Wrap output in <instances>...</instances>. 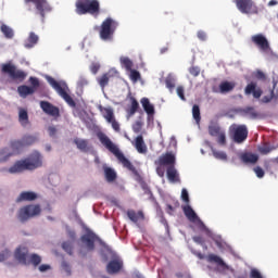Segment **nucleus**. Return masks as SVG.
I'll use <instances>...</instances> for the list:
<instances>
[{"instance_id":"f257e3e1","label":"nucleus","mask_w":278,"mask_h":278,"mask_svg":"<svg viewBox=\"0 0 278 278\" xmlns=\"http://www.w3.org/2000/svg\"><path fill=\"white\" fill-rule=\"evenodd\" d=\"M98 138L101 144H103V147H105L108 151H110L111 153H113V155H115V157H117L118 162L123 164L124 168H127L131 173H136V167H134L131 162L127 160V157H125V154L122 153L121 149H118V146L112 142V140L110 139V137H108V135L103 132H98Z\"/></svg>"},{"instance_id":"f03ea898","label":"nucleus","mask_w":278,"mask_h":278,"mask_svg":"<svg viewBox=\"0 0 278 278\" xmlns=\"http://www.w3.org/2000/svg\"><path fill=\"white\" fill-rule=\"evenodd\" d=\"M40 166H42V155L35 151L27 159L17 161L9 168V173L16 175V173H23V170H35V168H40Z\"/></svg>"},{"instance_id":"7ed1b4c3","label":"nucleus","mask_w":278,"mask_h":278,"mask_svg":"<svg viewBox=\"0 0 278 278\" xmlns=\"http://www.w3.org/2000/svg\"><path fill=\"white\" fill-rule=\"evenodd\" d=\"M182 212L185 216L188 218V220H190V223H193V225L199 229V231H203L204 233H206L208 238H212L216 242L219 249H223V240H220V238L218 237H214L212 231L207 229V227L205 226V224H203L201 218H199L194 210H192V206H190L189 204L184 205Z\"/></svg>"},{"instance_id":"20e7f679","label":"nucleus","mask_w":278,"mask_h":278,"mask_svg":"<svg viewBox=\"0 0 278 278\" xmlns=\"http://www.w3.org/2000/svg\"><path fill=\"white\" fill-rule=\"evenodd\" d=\"M46 79L51 88H53V90H55V92H58V94L65 100L70 108H75V100H73V97H71V90L68 89V85H66V81H58L51 76H46Z\"/></svg>"},{"instance_id":"39448f33","label":"nucleus","mask_w":278,"mask_h":278,"mask_svg":"<svg viewBox=\"0 0 278 278\" xmlns=\"http://www.w3.org/2000/svg\"><path fill=\"white\" fill-rule=\"evenodd\" d=\"M27 253L28 250L26 247H20L15 250L14 257L20 264H33L34 266H38L42 262L40 255L31 254L29 256Z\"/></svg>"},{"instance_id":"423d86ee","label":"nucleus","mask_w":278,"mask_h":278,"mask_svg":"<svg viewBox=\"0 0 278 278\" xmlns=\"http://www.w3.org/2000/svg\"><path fill=\"white\" fill-rule=\"evenodd\" d=\"M176 156L175 153L173 152H167L163 155H161L159 157L157 161H155L156 164V173L159 175V177H164L165 173H166V168L164 166H168V168H170V166H175V162H176Z\"/></svg>"},{"instance_id":"0eeeda50","label":"nucleus","mask_w":278,"mask_h":278,"mask_svg":"<svg viewBox=\"0 0 278 278\" xmlns=\"http://www.w3.org/2000/svg\"><path fill=\"white\" fill-rule=\"evenodd\" d=\"M40 212H42V208H40L38 204L23 206L17 211V220H20V223H27L29 218L39 216Z\"/></svg>"},{"instance_id":"6e6552de","label":"nucleus","mask_w":278,"mask_h":278,"mask_svg":"<svg viewBox=\"0 0 278 278\" xmlns=\"http://www.w3.org/2000/svg\"><path fill=\"white\" fill-rule=\"evenodd\" d=\"M77 14H98L99 1L97 0H77L76 2Z\"/></svg>"},{"instance_id":"1a4fd4ad","label":"nucleus","mask_w":278,"mask_h":278,"mask_svg":"<svg viewBox=\"0 0 278 278\" xmlns=\"http://www.w3.org/2000/svg\"><path fill=\"white\" fill-rule=\"evenodd\" d=\"M116 27H118V22L114 21L113 18H106L100 29V38L101 40H112L114 36V31H116Z\"/></svg>"},{"instance_id":"9d476101","label":"nucleus","mask_w":278,"mask_h":278,"mask_svg":"<svg viewBox=\"0 0 278 278\" xmlns=\"http://www.w3.org/2000/svg\"><path fill=\"white\" fill-rule=\"evenodd\" d=\"M230 137L232 138L233 142L237 144H242L244 140L249 137V129H247L245 125H231L229 128Z\"/></svg>"},{"instance_id":"9b49d317","label":"nucleus","mask_w":278,"mask_h":278,"mask_svg":"<svg viewBox=\"0 0 278 278\" xmlns=\"http://www.w3.org/2000/svg\"><path fill=\"white\" fill-rule=\"evenodd\" d=\"M208 134L213 138H216V142L219 144V147H227V132L220 126H208Z\"/></svg>"},{"instance_id":"f8f14e48","label":"nucleus","mask_w":278,"mask_h":278,"mask_svg":"<svg viewBox=\"0 0 278 278\" xmlns=\"http://www.w3.org/2000/svg\"><path fill=\"white\" fill-rule=\"evenodd\" d=\"M235 3L241 14H257L258 12L257 5L253 0H235Z\"/></svg>"},{"instance_id":"ddd939ff","label":"nucleus","mask_w":278,"mask_h":278,"mask_svg":"<svg viewBox=\"0 0 278 278\" xmlns=\"http://www.w3.org/2000/svg\"><path fill=\"white\" fill-rule=\"evenodd\" d=\"M252 42L258 47L261 53L269 54L273 53L268 39L263 34L252 36Z\"/></svg>"},{"instance_id":"4468645a","label":"nucleus","mask_w":278,"mask_h":278,"mask_svg":"<svg viewBox=\"0 0 278 278\" xmlns=\"http://www.w3.org/2000/svg\"><path fill=\"white\" fill-rule=\"evenodd\" d=\"M83 247L86 252L94 251V242H99V237L91 230L87 229L86 235L81 237Z\"/></svg>"},{"instance_id":"2eb2a0df","label":"nucleus","mask_w":278,"mask_h":278,"mask_svg":"<svg viewBox=\"0 0 278 278\" xmlns=\"http://www.w3.org/2000/svg\"><path fill=\"white\" fill-rule=\"evenodd\" d=\"M36 142V138L33 136H26L22 140H15L11 143V147L9 148L12 155L18 153L23 147H27L28 144H34Z\"/></svg>"},{"instance_id":"dca6fc26","label":"nucleus","mask_w":278,"mask_h":278,"mask_svg":"<svg viewBox=\"0 0 278 278\" xmlns=\"http://www.w3.org/2000/svg\"><path fill=\"white\" fill-rule=\"evenodd\" d=\"M2 73H8L11 79H20L23 81L27 77V74L21 70H16V66L12 64H4L2 65Z\"/></svg>"},{"instance_id":"f3484780","label":"nucleus","mask_w":278,"mask_h":278,"mask_svg":"<svg viewBox=\"0 0 278 278\" xmlns=\"http://www.w3.org/2000/svg\"><path fill=\"white\" fill-rule=\"evenodd\" d=\"M140 102L148 116V127H151V125H153V121H155V106L148 98H142Z\"/></svg>"},{"instance_id":"a211bd4d","label":"nucleus","mask_w":278,"mask_h":278,"mask_svg":"<svg viewBox=\"0 0 278 278\" xmlns=\"http://www.w3.org/2000/svg\"><path fill=\"white\" fill-rule=\"evenodd\" d=\"M25 3H34L38 13L45 18L47 12H51V5L47 0H25Z\"/></svg>"},{"instance_id":"6ab92c4d","label":"nucleus","mask_w":278,"mask_h":278,"mask_svg":"<svg viewBox=\"0 0 278 278\" xmlns=\"http://www.w3.org/2000/svg\"><path fill=\"white\" fill-rule=\"evenodd\" d=\"M114 77H118V71L116 68H111L109 72L103 74L102 76L97 78V81L99 86L102 88V90L110 84L111 79H114Z\"/></svg>"},{"instance_id":"aec40b11","label":"nucleus","mask_w":278,"mask_h":278,"mask_svg":"<svg viewBox=\"0 0 278 278\" xmlns=\"http://www.w3.org/2000/svg\"><path fill=\"white\" fill-rule=\"evenodd\" d=\"M208 262H214L215 264H217V270L218 273H233V269H231V267H229V265L225 264L223 262V258H220L217 255L211 254L207 257Z\"/></svg>"},{"instance_id":"412c9836","label":"nucleus","mask_w":278,"mask_h":278,"mask_svg":"<svg viewBox=\"0 0 278 278\" xmlns=\"http://www.w3.org/2000/svg\"><path fill=\"white\" fill-rule=\"evenodd\" d=\"M40 108L42 112H45V114H48V116H54V117L60 116V109H58V106L51 104L48 101H41Z\"/></svg>"},{"instance_id":"4be33fe9","label":"nucleus","mask_w":278,"mask_h":278,"mask_svg":"<svg viewBox=\"0 0 278 278\" xmlns=\"http://www.w3.org/2000/svg\"><path fill=\"white\" fill-rule=\"evenodd\" d=\"M121 268H123V260L118 256H115L106 266L109 275H116V273L121 271Z\"/></svg>"},{"instance_id":"5701e85b","label":"nucleus","mask_w":278,"mask_h":278,"mask_svg":"<svg viewBox=\"0 0 278 278\" xmlns=\"http://www.w3.org/2000/svg\"><path fill=\"white\" fill-rule=\"evenodd\" d=\"M262 88L257 87V84L254 81L248 84L244 89V93L247 96L252 94L254 99H260V97H262Z\"/></svg>"},{"instance_id":"b1692460","label":"nucleus","mask_w":278,"mask_h":278,"mask_svg":"<svg viewBox=\"0 0 278 278\" xmlns=\"http://www.w3.org/2000/svg\"><path fill=\"white\" fill-rule=\"evenodd\" d=\"M135 149H137L138 153L144 154L148 151L147 143H144V139L142 136H138L135 141H132Z\"/></svg>"},{"instance_id":"393cba45","label":"nucleus","mask_w":278,"mask_h":278,"mask_svg":"<svg viewBox=\"0 0 278 278\" xmlns=\"http://www.w3.org/2000/svg\"><path fill=\"white\" fill-rule=\"evenodd\" d=\"M38 199V193L34 191H23L17 197V203H21L23 201H36Z\"/></svg>"},{"instance_id":"a878e982","label":"nucleus","mask_w":278,"mask_h":278,"mask_svg":"<svg viewBox=\"0 0 278 278\" xmlns=\"http://www.w3.org/2000/svg\"><path fill=\"white\" fill-rule=\"evenodd\" d=\"M127 216L129 218V220H131V223H140V220H144V213H142V211H134V210H129L127 211Z\"/></svg>"},{"instance_id":"bb28decb","label":"nucleus","mask_w":278,"mask_h":278,"mask_svg":"<svg viewBox=\"0 0 278 278\" xmlns=\"http://www.w3.org/2000/svg\"><path fill=\"white\" fill-rule=\"evenodd\" d=\"M39 37L36 33H30L28 38L24 42L25 49H34L38 45Z\"/></svg>"},{"instance_id":"cd10ccee","label":"nucleus","mask_w":278,"mask_h":278,"mask_svg":"<svg viewBox=\"0 0 278 278\" xmlns=\"http://www.w3.org/2000/svg\"><path fill=\"white\" fill-rule=\"evenodd\" d=\"M99 110H100L103 118H105L106 123H110L111 121H113L115 118L114 110L112 108L99 106Z\"/></svg>"},{"instance_id":"c85d7f7f","label":"nucleus","mask_w":278,"mask_h":278,"mask_svg":"<svg viewBox=\"0 0 278 278\" xmlns=\"http://www.w3.org/2000/svg\"><path fill=\"white\" fill-rule=\"evenodd\" d=\"M211 151L213 153V157H215V160H219L220 162H227L228 156H227V152L223 151V150H217L216 148L210 146Z\"/></svg>"},{"instance_id":"c756f323","label":"nucleus","mask_w":278,"mask_h":278,"mask_svg":"<svg viewBox=\"0 0 278 278\" xmlns=\"http://www.w3.org/2000/svg\"><path fill=\"white\" fill-rule=\"evenodd\" d=\"M240 157L244 164H256L257 160H260V156L257 154H253L249 152L242 154Z\"/></svg>"},{"instance_id":"7c9ffc66","label":"nucleus","mask_w":278,"mask_h":278,"mask_svg":"<svg viewBox=\"0 0 278 278\" xmlns=\"http://www.w3.org/2000/svg\"><path fill=\"white\" fill-rule=\"evenodd\" d=\"M167 179L175 184V181H179V173L175 168V166L167 167Z\"/></svg>"},{"instance_id":"2f4dec72","label":"nucleus","mask_w":278,"mask_h":278,"mask_svg":"<svg viewBox=\"0 0 278 278\" xmlns=\"http://www.w3.org/2000/svg\"><path fill=\"white\" fill-rule=\"evenodd\" d=\"M18 121L23 127H27V125H29V115L25 109H20Z\"/></svg>"},{"instance_id":"473e14b6","label":"nucleus","mask_w":278,"mask_h":278,"mask_svg":"<svg viewBox=\"0 0 278 278\" xmlns=\"http://www.w3.org/2000/svg\"><path fill=\"white\" fill-rule=\"evenodd\" d=\"M233 88H236V84L230 81H224L219 85V91L222 92V94H225L226 92H231Z\"/></svg>"},{"instance_id":"72a5a7b5","label":"nucleus","mask_w":278,"mask_h":278,"mask_svg":"<svg viewBox=\"0 0 278 278\" xmlns=\"http://www.w3.org/2000/svg\"><path fill=\"white\" fill-rule=\"evenodd\" d=\"M17 92H18L20 97L25 98L29 94H34L35 89H34V87H29V86H21L17 88Z\"/></svg>"},{"instance_id":"f704fd0d","label":"nucleus","mask_w":278,"mask_h":278,"mask_svg":"<svg viewBox=\"0 0 278 278\" xmlns=\"http://www.w3.org/2000/svg\"><path fill=\"white\" fill-rule=\"evenodd\" d=\"M104 175L106 181H114L116 179V170H114L112 167L103 166Z\"/></svg>"},{"instance_id":"c9c22d12","label":"nucleus","mask_w":278,"mask_h":278,"mask_svg":"<svg viewBox=\"0 0 278 278\" xmlns=\"http://www.w3.org/2000/svg\"><path fill=\"white\" fill-rule=\"evenodd\" d=\"M0 30L3 34V36L5 38H8L9 40L14 38V29H12V27H10L5 24H2L1 27H0Z\"/></svg>"},{"instance_id":"e433bc0d","label":"nucleus","mask_w":278,"mask_h":278,"mask_svg":"<svg viewBox=\"0 0 278 278\" xmlns=\"http://www.w3.org/2000/svg\"><path fill=\"white\" fill-rule=\"evenodd\" d=\"M119 62L122 68H125L126 71H131V68H134V62L127 56H121Z\"/></svg>"},{"instance_id":"4c0bfd02","label":"nucleus","mask_w":278,"mask_h":278,"mask_svg":"<svg viewBox=\"0 0 278 278\" xmlns=\"http://www.w3.org/2000/svg\"><path fill=\"white\" fill-rule=\"evenodd\" d=\"M12 156V151L10 148H4L0 150V163L8 162Z\"/></svg>"},{"instance_id":"58836bf2","label":"nucleus","mask_w":278,"mask_h":278,"mask_svg":"<svg viewBox=\"0 0 278 278\" xmlns=\"http://www.w3.org/2000/svg\"><path fill=\"white\" fill-rule=\"evenodd\" d=\"M176 83L177 76L175 74H169L165 80L166 88H168V90H173L175 88Z\"/></svg>"},{"instance_id":"ea45409f","label":"nucleus","mask_w":278,"mask_h":278,"mask_svg":"<svg viewBox=\"0 0 278 278\" xmlns=\"http://www.w3.org/2000/svg\"><path fill=\"white\" fill-rule=\"evenodd\" d=\"M138 108H140V104L138 103V101L136 99H131V106L128 109V118L134 116V114H136V112H138Z\"/></svg>"},{"instance_id":"a19ab883","label":"nucleus","mask_w":278,"mask_h":278,"mask_svg":"<svg viewBox=\"0 0 278 278\" xmlns=\"http://www.w3.org/2000/svg\"><path fill=\"white\" fill-rule=\"evenodd\" d=\"M192 116L195 123L199 125V123H201V109H199V105L197 104H194L192 108Z\"/></svg>"},{"instance_id":"79ce46f5","label":"nucleus","mask_w":278,"mask_h":278,"mask_svg":"<svg viewBox=\"0 0 278 278\" xmlns=\"http://www.w3.org/2000/svg\"><path fill=\"white\" fill-rule=\"evenodd\" d=\"M74 142L80 151H86L88 149V141L86 139H75Z\"/></svg>"},{"instance_id":"37998d69","label":"nucleus","mask_w":278,"mask_h":278,"mask_svg":"<svg viewBox=\"0 0 278 278\" xmlns=\"http://www.w3.org/2000/svg\"><path fill=\"white\" fill-rule=\"evenodd\" d=\"M156 214H157L162 225H164L166 231H168V222H166V218H164V212H162V208H160V207L156 208Z\"/></svg>"},{"instance_id":"c03bdc74","label":"nucleus","mask_w":278,"mask_h":278,"mask_svg":"<svg viewBox=\"0 0 278 278\" xmlns=\"http://www.w3.org/2000/svg\"><path fill=\"white\" fill-rule=\"evenodd\" d=\"M250 278H266V276H264L260 269L252 267L250 269Z\"/></svg>"},{"instance_id":"a18cd8bd","label":"nucleus","mask_w":278,"mask_h":278,"mask_svg":"<svg viewBox=\"0 0 278 278\" xmlns=\"http://www.w3.org/2000/svg\"><path fill=\"white\" fill-rule=\"evenodd\" d=\"M244 116H248V118H257V113L255 112V109L253 108H247L243 110Z\"/></svg>"},{"instance_id":"49530a36","label":"nucleus","mask_w":278,"mask_h":278,"mask_svg":"<svg viewBox=\"0 0 278 278\" xmlns=\"http://www.w3.org/2000/svg\"><path fill=\"white\" fill-rule=\"evenodd\" d=\"M128 72L130 73L129 77L131 79V83L132 84L138 83V79H140V72H138L136 70H129Z\"/></svg>"},{"instance_id":"de8ad7c7","label":"nucleus","mask_w":278,"mask_h":278,"mask_svg":"<svg viewBox=\"0 0 278 278\" xmlns=\"http://www.w3.org/2000/svg\"><path fill=\"white\" fill-rule=\"evenodd\" d=\"M260 153H263V155H266L270 153V151H275V147L265 144L258 148Z\"/></svg>"},{"instance_id":"09e8293b","label":"nucleus","mask_w":278,"mask_h":278,"mask_svg":"<svg viewBox=\"0 0 278 278\" xmlns=\"http://www.w3.org/2000/svg\"><path fill=\"white\" fill-rule=\"evenodd\" d=\"M12 255V252H10L8 249H4L0 252V262H5V260L10 258Z\"/></svg>"},{"instance_id":"8fccbe9b","label":"nucleus","mask_w":278,"mask_h":278,"mask_svg":"<svg viewBox=\"0 0 278 278\" xmlns=\"http://www.w3.org/2000/svg\"><path fill=\"white\" fill-rule=\"evenodd\" d=\"M143 125L144 124L142 123V121L135 122V124L132 125V130L135 131V134H140V131H142Z\"/></svg>"},{"instance_id":"3c124183","label":"nucleus","mask_w":278,"mask_h":278,"mask_svg":"<svg viewBox=\"0 0 278 278\" xmlns=\"http://www.w3.org/2000/svg\"><path fill=\"white\" fill-rule=\"evenodd\" d=\"M181 200L187 203H190V195L188 194V190L187 189H182L181 190Z\"/></svg>"},{"instance_id":"603ef678","label":"nucleus","mask_w":278,"mask_h":278,"mask_svg":"<svg viewBox=\"0 0 278 278\" xmlns=\"http://www.w3.org/2000/svg\"><path fill=\"white\" fill-rule=\"evenodd\" d=\"M62 247L68 255H73V244L71 242H64Z\"/></svg>"},{"instance_id":"864d4df0","label":"nucleus","mask_w":278,"mask_h":278,"mask_svg":"<svg viewBox=\"0 0 278 278\" xmlns=\"http://www.w3.org/2000/svg\"><path fill=\"white\" fill-rule=\"evenodd\" d=\"M254 173H255L256 177H258V179H262L265 175L264 169L260 166L254 167Z\"/></svg>"},{"instance_id":"5fc2aeb1","label":"nucleus","mask_w":278,"mask_h":278,"mask_svg":"<svg viewBox=\"0 0 278 278\" xmlns=\"http://www.w3.org/2000/svg\"><path fill=\"white\" fill-rule=\"evenodd\" d=\"M78 88H84V86H88V79L86 77L80 76L78 81H77Z\"/></svg>"},{"instance_id":"6e6d98bb","label":"nucleus","mask_w":278,"mask_h":278,"mask_svg":"<svg viewBox=\"0 0 278 278\" xmlns=\"http://www.w3.org/2000/svg\"><path fill=\"white\" fill-rule=\"evenodd\" d=\"M110 125H112V128L114 129V131H121V124H118V122H116V117L113 118V121L109 122Z\"/></svg>"},{"instance_id":"4d7b16f0","label":"nucleus","mask_w":278,"mask_h":278,"mask_svg":"<svg viewBox=\"0 0 278 278\" xmlns=\"http://www.w3.org/2000/svg\"><path fill=\"white\" fill-rule=\"evenodd\" d=\"M189 73H190V75H193V77H199V75L201 73V68L193 66V67L189 68Z\"/></svg>"},{"instance_id":"13d9d810","label":"nucleus","mask_w":278,"mask_h":278,"mask_svg":"<svg viewBox=\"0 0 278 278\" xmlns=\"http://www.w3.org/2000/svg\"><path fill=\"white\" fill-rule=\"evenodd\" d=\"M176 92L179 99H181V101H186V96H184V87H177Z\"/></svg>"},{"instance_id":"bf43d9fd","label":"nucleus","mask_w":278,"mask_h":278,"mask_svg":"<svg viewBox=\"0 0 278 278\" xmlns=\"http://www.w3.org/2000/svg\"><path fill=\"white\" fill-rule=\"evenodd\" d=\"M99 68H101V65L99 63H92L90 66V71L91 73H93V75H97V73H99Z\"/></svg>"},{"instance_id":"052dcab7","label":"nucleus","mask_w":278,"mask_h":278,"mask_svg":"<svg viewBox=\"0 0 278 278\" xmlns=\"http://www.w3.org/2000/svg\"><path fill=\"white\" fill-rule=\"evenodd\" d=\"M29 81L34 88V90H36V88H38V86H40V81L38 80V78L36 77H30Z\"/></svg>"},{"instance_id":"680f3d73","label":"nucleus","mask_w":278,"mask_h":278,"mask_svg":"<svg viewBox=\"0 0 278 278\" xmlns=\"http://www.w3.org/2000/svg\"><path fill=\"white\" fill-rule=\"evenodd\" d=\"M48 132L51 138H55V135L58 134V128L55 126L48 127Z\"/></svg>"},{"instance_id":"e2e57ef3","label":"nucleus","mask_w":278,"mask_h":278,"mask_svg":"<svg viewBox=\"0 0 278 278\" xmlns=\"http://www.w3.org/2000/svg\"><path fill=\"white\" fill-rule=\"evenodd\" d=\"M193 241L197 243V244H202V247L204 249H207V247H205V241L203 240L202 237H193Z\"/></svg>"},{"instance_id":"0e129e2a","label":"nucleus","mask_w":278,"mask_h":278,"mask_svg":"<svg viewBox=\"0 0 278 278\" xmlns=\"http://www.w3.org/2000/svg\"><path fill=\"white\" fill-rule=\"evenodd\" d=\"M198 38H199L200 40H207V35L205 34V31L199 30V31H198Z\"/></svg>"},{"instance_id":"69168bd1","label":"nucleus","mask_w":278,"mask_h":278,"mask_svg":"<svg viewBox=\"0 0 278 278\" xmlns=\"http://www.w3.org/2000/svg\"><path fill=\"white\" fill-rule=\"evenodd\" d=\"M256 79H266V74L262 71H257L255 74Z\"/></svg>"},{"instance_id":"338daca9","label":"nucleus","mask_w":278,"mask_h":278,"mask_svg":"<svg viewBox=\"0 0 278 278\" xmlns=\"http://www.w3.org/2000/svg\"><path fill=\"white\" fill-rule=\"evenodd\" d=\"M273 94H274V92L271 91V94H270V96H265V97H263L262 103H270V101H271V99H273Z\"/></svg>"},{"instance_id":"774afa93","label":"nucleus","mask_w":278,"mask_h":278,"mask_svg":"<svg viewBox=\"0 0 278 278\" xmlns=\"http://www.w3.org/2000/svg\"><path fill=\"white\" fill-rule=\"evenodd\" d=\"M169 147H174V149H177V139L175 138V136L170 138Z\"/></svg>"}]
</instances>
